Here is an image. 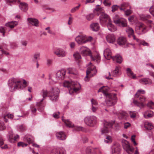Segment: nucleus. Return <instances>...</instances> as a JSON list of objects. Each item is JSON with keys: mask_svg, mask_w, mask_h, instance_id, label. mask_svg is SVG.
Instances as JSON below:
<instances>
[{"mask_svg": "<svg viewBox=\"0 0 154 154\" xmlns=\"http://www.w3.org/2000/svg\"><path fill=\"white\" fill-rule=\"evenodd\" d=\"M41 93L43 98L37 102L36 106L38 107V110L42 112L44 110V106L42 104L43 101L48 96L52 101H56L58 100L59 90L58 88L55 89L52 88L51 90L48 91L46 89H43L41 91Z\"/></svg>", "mask_w": 154, "mask_h": 154, "instance_id": "1", "label": "nucleus"}, {"mask_svg": "<svg viewBox=\"0 0 154 154\" xmlns=\"http://www.w3.org/2000/svg\"><path fill=\"white\" fill-rule=\"evenodd\" d=\"M8 84L10 91H13L23 89L27 86L28 82L24 79L19 80L12 78L9 80Z\"/></svg>", "mask_w": 154, "mask_h": 154, "instance_id": "2", "label": "nucleus"}, {"mask_svg": "<svg viewBox=\"0 0 154 154\" xmlns=\"http://www.w3.org/2000/svg\"><path fill=\"white\" fill-rule=\"evenodd\" d=\"M109 88L107 86H103L98 90V92H102L106 97V103L108 106H111L115 104L116 97L115 94L109 93Z\"/></svg>", "mask_w": 154, "mask_h": 154, "instance_id": "3", "label": "nucleus"}, {"mask_svg": "<svg viewBox=\"0 0 154 154\" xmlns=\"http://www.w3.org/2000/svg\"><path fill=\"white\" fill-rule=\"evenodd\" d=\"M94 12L98 15H99V14H101L99 18L100 22L102 25H105L106 23H108V22L111 21L109 16L104 13V10L99 6H97L96 8L94 11Z\"/></svg>", "mask_w": 154, "mask_h": 154, "instance_id": "4", "label": "nucleus"}, {"mask_svg": "<svg viewBox=\"0 0 154 154\" xmlns=\"http://www.w3.org/2000/svg\"><path fill=\"white\" fill-rule=\"evenodd\" d=\"M145 91L143 90H139L135 95L136 98H137L141 102L140 103L137 101L134 100L133 101L134 103L140 107H143L144 106V105L143 103L146 100L145 97L141 95V94H145Z\"/></svg>", "mask_w": 154, "mask_h": 154, "instance_id": "5", "label": "nucleus"}, {"mask_svg": "<svg viewBox=\"0 0 154 154\" xmlns=\"http://www.w3.org/2000/svg\"><path fill=\"white\" fill-rule=\"evenodd\" d=\"M79 51L80 53L84 55L89 56L92 60L96 61L98 62V61L100 59V57L99 54H97L93 57L92 56L90 50L86 47L84 46L81 47L79 49Z\"/></svg>", "mask_w": 154, "mask_h": 154, "instance_id": "6", "label": "nucleus"}, {"mask_svg": "<svg viewBox=\"0 0 154 154\" xmlns=\"http://www.w3.org/2000/svg\"><path fill=\"white\" fill-rule=\"evenodd\" d=\"M64 87L68 88L70 94H71L77 92V82H76L65 80L63 83Z\"/></svg>", "mask_w": 154, "mask_h": 154, "instance_id": "7", "label": "nucleus"}, {"mask_svg": "<svg viewBox=\"0 0 154 154\" xmlns=\"http://www.w3.org/2000/svg\"><path fill=\"white\" fill-rule=\"evenodd\" d=\"M112 52L108 48L106 49L104 51V56L107 60L112 58L113 60L116 61L119 63H121L122 61V58L119 55L117 54L115 57H112Z\"/></svg>", "mask_w": 154, "mask_h": 154, "instance_id": "8", "label": "nucleus"}, {"mask_svg": "<svg viewBox=\"0 0 154 154\" xmlns=\"http://www.w3.org/2000/svg\"><path fill=\"white\" fill-rule=\"evenodd\" d=\"M97 70L95 67L92 65L91 63H90L89 66L86 71V76L85 78V81H88L89 80V75L90 74L92 76L95 75L97 73Z\"/></svg>", "mask_w": 154, "mask_h": 154, "instance_id": "9", "label": "nucleus"}, {"mask_svg": "<svg viewBox=\"0 0 154 154\" xmlns=\"http://www.w3.org/2000/svg\"><path fill=\"white\" fill-rule=\"evenodd\" d=\"M84 120L86 125L91 127L94 126L97 122V118L94 116L86 117L85 118Z\"/></svg>", "mask_w": 154, "mask_h": 154, "instance_id": "10", "label": "nucleus"}, {"mask_svg": "<svg viewBox=\"0 0 154 154\" xmlns=\"http://www.w3.org/2000/svg\"><path fill=\"white\" fill-rule=\"evenodd\" d=\"M113 21L115 24L120 26L125 27L127 25L126 20L124 18L120 17L117 15L114 17Z\"/></svg>", "mask_w": 154, "mask_h": 154, "instance_id": "11", "label": "nucleus"}, {"mask_svg": "<svg viewBox=\"0 0 154 154\" xmlns=\"http://www.w3.org/2000/svg\"><path fill=\"white\" fill-rule=\"evenodd\" d=\"M135 31L138 34L145 33L146 32V27L143 24L140 23L137 24L135 27Z\"/></svg>", "mask_w": 154, "mask_h": 154, "instance_id": "12", "label": "nucleus"}, {"mask_svg": "<svg viewBox=\"0 0 154 154\" xmlns=\"http://www.w3.org/2000/svg\"><path fill=\"white\" fill-rule=\"evenodd\" d=\"M114 123V122H109L105 121L104 122V127L101 130V133L102 134L108 133Z\"/></svg>", "mask_w": 154, "mask_h": 154, "instance_id": "13", "label": "nucleus"}, {"mask_svg": "<svg viewBox=\"0 0 154 154\" xmlns=\"http://www.w3.org/2000/svg\"><path fill=\"white\" fill-rule=\"evenodd\" d=\"M122 146L124 149L128 154H132L134 151L133 148L131 147L129 143L126 140L122 141Z\"/></svg>", "mask_w": 154, "mask_h": 154, "instance_id": "14", "label": "nucleus"}, {"mask_svg": "<svg viewBox=\"0 0 154 154\" xmlns=\"http://www.w3.org/2000/svg\"><path fill=\"white\" fill-rule=\"evenodd\" d=\"M54 53L57 57H65L67 54L66 51L61 48H56Z\"/></svg>", "mask_w": 154, "mask_h": 154, "instance_id": "15", "label": "nucleus"}, {"mask_svg": "<svg viewBox=\"0 0 154 154\" xmlns=\"http://www.w3.org/2000/svg\"><path fill=\"white\" fill-rule=\"evenodd\" d=\"M66 70L64 69L59 70L56 73V78L58 80H63L65 78Z\"/></svg>", "mask_w": 154, "mask_h": 154, "instance_id": "16", "label": "nucleus"}, {"mask_svg": "<svg viewBox=\"0 0 154 154\" xmlns=\"http://www.w3.org/2000/svg\"><path fill=\"white\" fill-rule=\"evenodd\" d=\"M121 146L118 143L114 145L112 147V154H120Z\"/></svg>", "mask_w": 154, "mask_h": 154, "instance_id": "17", "label": "nucleus"}, {"mask_svg": "<svg viewBox=\"0 0 154 154\" xmlns=\"http://www.w3.org/2000/svg\"><path fill=\"white\" fill-rule=\"evenodd\" d=\"M126 31L128 34V36L129 37H132L133 39L136 40L137 42H139V39L136 38L134 35V31L133 29L129 27H127L126 28Z\"/></svg>", "mask_w": 154, "mask_h": 154, "instance_id": "18", "label": "nucleus"}, {"mask_svg": "<svg viewBox=\"0 0 154 154\" xmlns=\"http://www.w3.org/2000/svg\"><path fill=\"white\" fill-rule=\"evenodd\" d=\"M65 151L63 148H55L51 151L50 154H65Z\"/></svg>", "mask_w": 154, "mask_h": 154, "instance_id": "19", "label": "nucleus"}, {"mask_svg": "<svg viewBox=\"0 0 154 154\" xmlns=\"http://www.w3.org/2000/svg\"><path fill=\"white\" fill-rule=\"evenodd\" d=\"M68 73L70 76L74 79H76L77 77V71L76 69L70 68L68 69Z\"/></svg>", "mask_w": 154, "mask_h": 154, "instance_id": "20", "label": "nucleus"}, {"mask_svg": "<svg viewBox=\"0 0 154 154\" xmlns=\"http://www.w3.org/2000/svg\"><path fill=\"white\" fill-rule=\"evenodd\" d=\"M27 21L32 25L36 27H38L39 26V22L38 20L35 18H30L27 19Z\"/></svg>", "mask_w": 154, "mask_h": 154, "instance_id": "21", "label": "nucleus"}, {"mask_svg": "<svg viewBox=\"0 0 154 154\" xmlns=\"http://www.w3.org/2000/svg\"><path fill=\"white\" fill-rule=\"evenodd\" d=\"M91 102L92 104L91 109L93 112H95L98 109V107L97 106L98 105V103L96 100L94 99L91 100Z\"/></svg>", "mask_w": 154, "mask_h": 154, "instance_id": "22", "label": "nucleus"}, {"mask_svg": "<svg viewBox=\"0 0 154 154\" xmlns=\"http://www.w3.org/2000/svg\"><path fill=\"white\" fill-rule=\"evenodd\" d=\"M56 136L58 139L61 140H64L66 138V136L63 131L57 132L56 134Z\"/></svg>", "mask_w": 154, "mask_h": 154, "instance_id": "23", "label": "nucleus"}, {"mask_svg": "<svg viewBox=\"0 0 154 154\" xmlns=\"http://www.w3.org/2000/svg\"><path fill=\"white\" fill-rule=\"evenodd\" d=\"M144 117L146 119L152 117L154 116V113L153 111L148 110L145 111L143 113Z\"/></svg>", "mask_w": 154, "mask_h": 154, "instance_id": "24", "label": "nucleus"}, {"mask_svg": "<svg viewBox=\"0 0 154 154\" xmlns=\"http://www.w3.org/2000/svg\"><path fill=\"white\" fill-rule=\"evenodd\" d=\"M23 140L24 141L27 142L30 144L34 141V139L33 137L31 135H26L24 137Z\"/></svg>", "mask_w": 154, "mask_h": 154, "instance_id": "25", "label": "nucleus"}, {"mask_svg": "<svg viewBox=\"0 0 154 154\" xmlns=\"http://www.w3.org/2000/svg\"><path fill=\"white\" fill-rule=\"evenodd\" d=\"M19 6L20 8L23 11L26 12L28 9V5L24 2H20Z\"/></svg>", "mask_w": 154, "mask_h": 154, "instance_id": "26", "label": "nucleus"}, {"mask_svg": "<svg viewBox=\"0 0 154 154\" xmlns=\"http://www.w3.org/2000/svg\"><path fill=\"white\" fill-rule=\"evenodd\" d=\"M139 82L142 84L146 85L151 84L152 82L151 80L149 79L143 78L139 80Z\"/></svg>", "mask_w": 154, "mask_h": 154, "instance_id": "27", "label": "nucleus"}, {"mask_svg": "<svg viewBox=\"0 0 154 154\" xmlns=\"http://www.w3.org/2000/svg\"><path fill=\"white\" fill-rule=\"evenodd\" d=\"M107 41L110 43H113L115 42V38L113 35H109L106 37Z\"/></svg>", "mask_w": 154, "mask_h": 154, "instance_id": "28", "label": "nucleus"}, {"mask_svg": "<svg viewBox=\"0 0 154 154\" xmlns=\"http://www.w3.org/2000/svg\"><path fill=\"white\" fill-rule=\"evenodd\" d=\"M117 41L118 44L120 45H124L126 43V38L122 37H119Z\"/></svg>", "mask_w": 154, "mask_h": 154, "instance_id": "29", "label": "nucleus"}, {"mask_svg": "<svg viewBox=\"0 0 154 154\" xmlns=\"http://www.w3.org/2000/svg\"><path fill=\"white\" fill-rule=\"evenodd\" d=\"M18 24L17 22L16 21H12L8 22L6 24V26L9 27L11 28H13L17 25Z\"/></svg>", "mask_w": 154, "mask_h": 154, "instance_id": "30", "label": "nucleus"}, {"mask_svg": "<svg viewBox=\"0 0 154 154\" xmlns=\"http://www.w3.org/2000/svg\"><path fill=\"white\" fill-rule=\"evenodd\" d=\"M85 43V36L82 34L78 36V43L82 44Z\"/></svg>", "mask_w": 154, "mask_h": 154, "instance_id": "31", "label": "nucleus"}, {"mask_svg": "<svg viewBox=\"0 0 154 154\" xmlns=\"http://www.w3.org/2000/svg\"><path fill=\"white\" fill-rule=\"evenodd\" d=\"M0 146L2 149H5L8 148L7 144H4L2 136L0 134Z\"/></svg>", "mask_w": 154, "mask_h": 154, "instance_id": "32", "label": "nucleus"}, {"mask_svg": "<svg viewBox=\"0 0 154 154\" xmlns=\"http://www.w3.org/2000/svg\"><path fill=\"white\" fill-rule=\"evenodd\" d=\"M127 74L130 78L134 79H137V77L134 74L130 69L128 68L127 69Z\"/></svg>", "mask_w": 154, "mask_h": 154, "instance_id": "33", "label": "nucleus"}, {"mask_svg": "<svg viewBox=\"0 0 154 154\" xmlns=\"http://www.w3.org/2000/svg\"><path fill=\"white\" fill-rule=\"evenodd\" d=\"M107 26L108 29L111 31L114 32L116 29V27L112 23L111 21L108 22Z\"/></svg>", "mask_w": 154, "mask_h": 154, "instance_id": "34", "label": "nucleus"}, {"mask_svg": "<svg viewBox=\"0 0 154 154\" xmlns=\"http://www.w3.org/2000/svg\"><path fill=\"white\" fill-rule=\"evenodd\" d=\"M62 120L65 123L66 125L68 127H72L74 126L73 124L69 120L64 119L62 117Z\"/></svg>", "mask_w": 154, "mask_h": 154, "instance_id": "35", "label": "nucleus"}, {"mask_svg": "<svg viewBox=\"0 0 154 154\" xmlns=\"http://www.w3.org/2000/svg\"><path fill=\"white\" fill-rule=\"evenodd\" d=\"M91 27L94 31H97L99 29V26L98 23H94L91 25Z\"/></svg>", "mask_w": 154, "mask_h": 154, "instance_id": "36", "label": "nucleus"}, {"mask_svg": "<svg viewBox=\"0 0 154 154\" xmlns=\"http://www.w3.org/2000/svg\"><path fill=\"white\" fill-rule=\"evenodd\" d=\"M144 126L147 129L151 130L153 128V126L152 123L148 122H146L144 123Z\"/></svg>", "mask_w": 154, "mask_h": 154, "instance_id": "37", "label": "nucleus"}, {"mask_svg": "<svg viewBox=\"0 0 154 154\" xmlns=\"http://www.w3.org/2000/svg\"><path fill=\"white\" fill-rule=\"evenodd\" d=\"M14 136L13 132L12 131H10L8 133V140L11 143H13V140L12 139Z\"/></svg>", "mask_w": 154, "mask_h": 154, "instance_id": "38", "label": "nucleus"}, {"mask_svg": "<svg viewBox=\"0 0 154 154\" xmlns=\"http://www.w3.org/2000/svg\"><path fill=\"white\" fill-rule=\"evenodd\" d=\"M129 5L128 3H124L121 5L119 8L121 10L124 11Z\"/></svg>", "mask_w": 154, "mask_h": 154, "instance_id": "39", "label": "nucleus"}, {"mask_svg": "<svg viewBox=\"0 0 154 154\" xmlns=\"http://www.w3.org/2000/svg\"><path fill=\"white\" fill-rule=\"evenodd\" d=\"M13 117L14 116L13 114H8L4 116V119L5 122H7L8 120L6 119L7 118L12 119L13 118Z\"/></svg>", "mask_w": 154, "mask_h": 154, "instance_id": "40", "label": "nucleus"}, {"mask_svg": "<svg viewBox=\"0 0 154 154\" xmlns=\"http://www.w3.org/2000/svg\"><path fill=\"white\" fill-rule=\"evenodd\" d=\"M119 67L117 66L116 67L115 70L112 72V75L114 76H117L119 73Z\"/></svg>", "mask_w": 154, "mask_h": 154, "instance_id": "41", "label": "nucleus"}, {"mask_svg": "<svg viewBox=\"0 0 154 154\" xmlns=\"http://www.w3.org/2000/svg\"><path fill=\"white\" fill-rule=\"evenodd\" d=\"M150 18V16L149 15H147L146 16H145L142 17L143 20H147L148 23H151L152 21L151 20H148V19Z\"/></svg>", "mask_w": 154, "mask_h": 154, "instance_id": "42", "label": "nucleus"}, {"mask_svg": "<svg viewBox=\"0 0 154 154\" xmlns=\"http://www.w3.org/2000/svg\"><path fill=\"white\" fill-rule=\"evenodd\" d=\"M30 110L32 114L34 115H35V113L37 109L34 106L32 105L31 106Z\"/></svg>", "mask_w": 154, "mask_h": 154, "instance_id": "43", "label": "nucleus"}, {"mask_svg": "<svg viewBox=\"0 0 154 154\" xmlns=\"http://www.w3.org/2000/svg\"><path fill=\"white\" fill-rule=\"evenodd\" d=\"M137 113L134 111H130L129 114L131 118L132 119L134 118L136 116Z\"/></svg>", "mask_w": 154, "mask_h": 154, "instance_id": "44", "label": "nucleus"}, {"mask_svg": "<svg viewBox=\"0 0 154 154\" xmlns=\"http://www.w3.org/2000/svg\"><path fill=\"white\" fill-rule=\"evenodd\" d=\"M26 129V128L24 125H19L18 127V130L20 131H23Z\"/></svg>", "mask_w": 154, "mask_h": 154, "instance_id": "45", "label": "nucleus"}, {"mask_svg": "<svg viewBox=\"0 0 154 154\" xmlns=\"http://www.w3.org/2000/svg\"><path fill=\"white\" fill-rule=\"evenodd\" d=\"M94 17V15L93 14H91L86 16V18L88 20H91Z\"/></svg>", "mask_w": 154, "mask_h": 154, "instance_id": "46", "label": "nucleus"}, {"mask_svg": "<svg viewBox=\"0 0 154 154\" xmlns=\"http://www.w3.org/2000/svg\"><path fill=\"white\" fill-rule=\"evenodd\" d=\"M17 146H22L23 147L26 146H27V144L24 143L23 142H19L17 143Z\"/></svg>", "mask_w": 154, "mask_h": 154, "instance_id": "47", "label": "nucleus"}, {"mask_svg": "<svg viewBox=\"0 0 154 154\" xmlns=\"http://www.w3.org/2000/svg\"><path fill=\"white\" fill-rule=\"evenodd\" d=\"M5 128L4 123L2 121H0V131L4 130Z\"/></svg>", "mask_w": 154, "mask_h": 154, "instance_id": "48", "label": "nucleus"}, {"mask_svg": "<svg viewBox=\"0 0 154 154\" xmlns=\"http://www.w3.org/2000/svg\"><path fill=\"white\" fill-rule=\"evenodd\" d=\"M6 3L7 4L13 3L14 2H17L18 3H20L19 0H6Z\"/></svg>", "mask_w": 154, "mask_h": 154, "instance_id": "49", "label": "nucleus"}, {"mask_svg": "<svg viewBox=\"0 0 154 154\" xmlns=\"http://www.w3.org/2000/svg\"><path fill=\"white\" fill-rule=\"evenodd\" d=\"M147 106L151 109H154V103L152 102H149L147 104Z\"/></svg>", "mask_w": 154, "mask_h": 154, "instance_id": "50", "label": "nucleus"}, {"mask_svg": "<svg viewBox=\"0 0 154 154\" xmlns=\"http://www.w3.org/2000/svg\"><path fill=\"white\" fill-rule=\"evenodd\" d=\"M105 142L107 143H110L112 142L111 137L109 136H107L106 138V140H105Z\"/></svg>", "mask_w": 154, "mask_h": 154, "instance_id": "51", "label": "nucleus"}, {"mask_svg": "<svg viewBox=\"0 0 154 154\" xmlns=\"http://www.w3.org/2000/svg\"><path fill=\"white\" fill-rule=\"evenodd\" d=\"M0 32L2 33L3 36H5V29L4 27H0Z\"/></svg>", "mask_w": 154, "mask_h": 154, "instance_id": "52", "label": "nucleus"}, {"mask_svg": "<svg viewBox=\"0 0 154 154\" xmlns=\"http://www.w3.org/2000/svg\"><path fill=\"white\" fill-rule=\"evenodd\" d=\"M0 49L1 50V51H2V54L5 55H8L9 54V53L8 52L4 51L3 49V47L2 46H0Z\"/></svg>", "mask_w": 154, "mask_h": 154, "instance_id": "53", "label": "nucleus"}, {"mask_svg": "<svg viewBox=\"0 0 154 154\" xmlns=\"http://www.w3.org/2000/svg\"><path fill=\"white\" fill-rule=\"evenodd\" d=\"M59 112H55L53 114V116L56 119H58L59 117Z\"/></svg>", "mask_w": 154, "mask_h": 154, "instance_id": "54", "label": "nucleus"}, {"mask_svg": "<svg viewBox=\"0 0 154 154\" xmlns=\"http://www.w3.org/2000/svg\"><path fill=\"white\" fill-rule=\"evenodd\" d=\"M126 116L127 114L125 112H122L120 113L119 116L122 118H124Z\"/></svg>", "mask_w": 154, "mask_h": 154, "instance_id": "55", "label": "nucleus"}, {"mask_svg": "<svg viewBox=\"0 0 154 154\" xmlns=\"http://www.w3.org/2000/svg\"><path fill=\"white\" fill-rule=\"evenodd\" d=\"M104 4L106 6H109L111 5V3L109 0H105L103 2Z\"/></svg>", "mask_w": 154, "mask_h": 154, "instance_id": "56", "label": "nucleus"}, {"mask_svg": "<svg viewBox=\"0 0 154 154\" xmlns=\"http://www.w3.org/2000/svg\"><path fill=\"white\" fill-rule=\"evenodd\" d=\"M120 6H118L117 5H114L112 7V12H114L115 11L117 10L118 8Z\"/></svg>", "mask_w": 154, "mask_h": 154, "instance_id": "57", "label": "nucleus"}, {"mask_svg": "<svg viewBox=\"0 0 154 154\" xmlns=\"http://www.w3.org/2000/svg\"><path fill=\"white\" fill-rule=\"evenodd\" d=\"M50 81L49 82V84L50 85H54L56 83V82L53 81L51 79V77L50 75H49V78Z\"/></svg>", "mask_w": 154, "mask_h": 154, "instance_id": "58", "label": "nucleus"}, {"mask_svg": "<svg viewBox=\"0 0 154 154\" xmlns=\"http://www.w3.org/2000/svg\"><path fill=\"white\" fill-rule=\"evenodd\" d=\"M18 44L16 42L12 43L11 44V47L12 48H14L17 47Z\"/></svg>", "mask_w": 154, "mask_h": 154, "instance_id": "59", "label": "nucleus"}, {"mask_svg": "<svg viewBox=\"0 0 154 154\" xmlns=\"http://www.w3.org/2000/svg\"><path fill=\"white\" fill-rule=\"evenodd\" d=\"M52 59H47L46 60V64L47 66H49L51 65L52 63Z\"/></svg>", "mask_w": 154, "mask_h": 154, "instance_id": "60", "label": "nucleus"}, {"mask_svg": "<svg viewBox=\"0 0 154 154\" xmlns=\"http://www.w3.org/2000/svg\"><path fill=\"white\" fill-rule=\"evenodd\" d=\"M85 42H88L91 41L92 39V38L91 36L87 37H86L85 36Z\"/></svg>", "mask_w": 154, "mask_h": 154, "instance_id": "61", "label": "nucleus"}, {"mask_svg": "<svg viewBox=\"0 0 154 154\" xmlns=\"http://www.w3.org/2000/svg\"><path fill=\"white\" fill-rule=\"evenodd\" d=\"M149 11L151 14L154 17V6H152L150 8Z\"/></svg>", "mask_w": 154, "mask_h": 154, "instance_id": "62", "label": "nucleus"}, {"mask_svg": "<svg viewBox=\"0 0 154 154\" xmlns=\"http://www.w3.org/2000/svg\"><path fill=\"white\" fill-rule=\"evenodd\" d=\"M135 135H133L131 137V140L132 141L134 145H136L137 144L135 140Z\"/></svg>", "mask_w": 154, "mask_h": 154, "instance_id": "63", "label": "nucleus"}, {"mask_svg": "<svg viewBox=\"0 0 154 154\" xmlns=\"http://www.w3.org/2000/svg\"><path fill=\"white\" fill-rule=\"evenodd\" d=\"M131 124L128 122H126L124 123V127L125 128L127 129L130 126Z\"/></svg>", "mask_w": 154, "mask_h": 154, "instance_id": "64", "label": "nucleus"}]
</instances>
